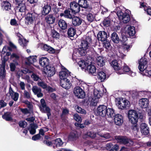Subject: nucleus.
Wrapping results in <instances>:
<instances>
[{
    "label": "nucleus",
    "mask_w": 151,
    "mask_h": 151,
    "mask_svg": "<svg viewBox=\"0 0 151 151\" xmlns=\"http://www.w3.org/2000/svg\"><path fill=\"white\" fill-rule=\"evenodd\" d=\"M91 40V38L90 37L86 36L85 39L82 41L79 49H75L74 50L72 55L73 58H74L75 56H79L80 55H85L86 52V50L90 47Z\"/></svg>",
    "instance_id": "nucleus-1"
},
{
    "label": "nucleus",
    "mask_w": 151,
    "mask_h": 151,
    "mask_svg": "<svg viewBox=\"0 0 151 151\" xmlns=\"http://www.w3.org/2000/svg\"><path fill=\"white\" fill-rule=\"evenodd\" d=\"M119 9L120 8L119 7L116 8V11H117V15L119 19L124 23H127L130 20L129 14L126 12L123 13L121 10H119Z\"/></svg>",
    "instance_id": "nucleus-2"
},
{
    "label": "nucleus",
    "mask_w": 151,
    "mask_h": 151,
    "mask_svg": "<svg viewBox=\"0 0 151 151\" xmlns=\"http://www.w3.org/2000/svg\"><path fill=\"white\" fill-rule=\"evenodd\" d=\"M129 121L132 124H136L138 122V115L137 112L134 110L129 111L128 113Z\"/></svg>",
    "instance_id": "nucleus-3"
},
{
    "label": "nucleus",
    "mask_w": 151,
    "mask_h": 151,
    "mask_svg": "<svg viewBox=\"0 0 151 151\" xmlns=\"http://www.w3.org/2000/svg\"><path fill=\"white\" fill-rule=\"evenodd\" d=\"M37 15L35 13H28L25 18V23L27 25L33 24L37 19Z\"/></svg>",
    "instance_id": "nucleus-4"
},
{
    "label": "nucleus",
    "mask_w": 151,
    "mask_h": 151,
    "mask_svg": "<svg viewBox=\"0 0 151 151\" xmlns=\"http://www.w3.org/2000/svg\"><path fill=\"white\" fill-rule=\"evenodd\" d=\"M116 104L119 108L124 109L129 107L130 106V103L127 100L122 98L119 99L117 100Z\"/></svg>",
    "instance_id": "nucleus-5"
},
{
    "label": "nucleus",
    "mask_w": 151,
    "mask_h": 151,
    "mask_svg": "<svg viewBox=\"0 0 151 151\" xmlns=\"http://www.w3.org/2000/svg\"><path fill=\"white\" fill-rule=\"evenodd\" d=\"M115 139L117 142L121 144L126 145L128 146L132 145H134L133 141L124 137L116 136L115 137Z\"/></svg>",
    "instance_id": "nucleus-6"
},
{
    "label": "nucleus",
    "mask_w": 151,
    "mask_h": 151,
    "mask_svg": "<svg viewBox=\"0 0 151 151\" xmlns=\"http://www.w3.org/2000/svg\"><path fill=\"white\" fill-rule=\"evenodd\" d=\"M40 103L41 105V106L40 107V111L42 112L46 113L49 119V116L51 115L50 108L47 106L46 103L44 99H42L41 100Z\"/></svg>",
    "instance_id": "nucleus-7"
},
{
    "label": "nucleus",
    "mask_w": 151,
    "mask_h": 151,
    "mask_svg": "<svg viewBox=\"0 0 151 151\" xmlns=\"http://www.w3.org/2000/svg\"><path fill=\"white\" fill-rule=\"evenodd\" d=\"M73 93L76 96L79 98H83L85 96L84 91L79 86L74 88Z\"/></svg>",
    "instance_id": "nucleus-8"
},
{
    "label": "nucleus",
    "mask_w": 151,
    "mask_h": 151,
    "mask_svg": "<svg viewBox=\"0 0 151 151\" xmlns=\"http://www.w3.org/2000/svg\"><path fill=\"white\" fill-rule=\"evenodd\" d=\"M123 69L120 68V70L117 72V73L119 74H122L125 72L128 73V74L131 76L133 77L136 76V73L132 72L130 70V69L126 64H124L123 66Z\"/></svg>",
    "instance_id": "nucleus-9"
},
{
    "label": "nucleus",
    "mask_w": 151,
    "mask_h": 151,
    "mask_svg": "<svg viewBox=\"0 0 151 151\" xmlns=\"http://www.w3.org/2000/svg\"><path fill=\"white\" fill-rule=\"evenodd\" d=\"M147 59L145 58H142L139 61L138 68L140 71L143 72L144 73L147 70Z\"/></svg>",
    "instance_id": "nucleus-10"
},
{
    "label": "nucleus",
    "mask_w": 151,
    "mask_h": 151,
    "mask_svg": "<svg viewBox=\"0 0 151 151\" xmlns=\"http://www.w3.org/2000/svg\"><path fill=\"white\" fill-rule=\"evenodd\" d=\"M70 72L67 69H63L59 73V76L61 80L68 79V78L70 76Z\"/></svg>",
    "instance_id": "nucleus-11"
},
{
    "label": "nucleus",
    "mask_w": 151,
    "mask_h": 151,
    "mask_svg": "<svg viewBox=\"0 0 151 151\" xmlns=\"http://www.w3.org/2000/svg\"><path fill=\"white\" fill-rule=\"evenodd\" d=\"M70 8L72 12L74 14L78 13L80 10V7L78 4L74 1H72L70 3Z\"/></svg>",
    "instance_id": "nucleus-12"
},
{
    "label": "nucleus",
    "mask_w": 151,
    "mask_h": 151,
    "mask_svg": "<svg viewBox=\"0 0 151 151\" xmlns=\"http://www.w3.org/2000/svg\"><path fill=\"white\" fill-rule=\"evenodd\" d=\"M107 108L104 105H100L97 108V113L100 116H104L106 115Z\"/></svg>",
    "instance_id": "nucleus-13"
},
{
    "label": "nucleus",
    "mask_w": 151,
    "mask_h": 151,
    "mask_svg": "<svg viewBox=\"0 0 151 151\" xmlns=\"http://www.w3.org/2000/svg\"><path fill=\"white\" fill-rule=\"evenodd\" d=\"M45 73L48 77L52 76L55 73V68L52 66H47L45 70Z\"/></svg>",
    "instance_id": "nucleus-14"
},
{
    "label": "nucleus",
    "mask_w": 151,
    "mask_h": 151,
    "mask_svg": "<svg viewBox=\"0 0 151 151\" xmlns=\"http://www.w3.org/2000/svg\"><path fill=\"white\" fill-rule=\"evenodd\" d=\"M16 35L19 38L18 42L19 44L23 47L26 46L28 42V41L24 38L22 35L19 33H16Z\"/></svg>",
    "instance_id": "nucleus-15"
},
{
    "label": "nucleus",
    "mask_w": 151,
    "mask_h": 151,
    "mask_svg": "<svg viewBox=\"0 0 151 151\" xmlns=\"http://www.w3.org/2000/svg\"><path fill=\"white\" fill-rule=\"evenodd\" d=\"M60 85L62 87L66 89L70 88L72 86V84L68 79L61 80Z\"/></svg>",
    "instance_id": "nucleus-16"
},
{
    "label": "nucleus",
    "mask_w": 151,
    "mask_h": 151,
    "mask_svg": "<svg viewBox=\"0 0 151 151\" xmlns=\"http://www.w3.org/2000/svg\"><path fill=\"white\" fill-rule=\"evenodd\" d=\"M140 130L142 133L144 135H147L149 133V128L145 123H142L140 124Z\"/></svg>",
    "instance_id": "nucleus-17"
},
{
    "label": "nucleus",
    "mask_w": 151,
    "mask_h": 151,
    "mask_svg": "<svg viewBox=\"0 0 151 151\" xmlns=\"http://www.w3.org/2000/svg\"><path fill=\"white\" fill-rule=\"evenodd\" d=\"M114 120L115 124L118 126L121 125L123 122L122 116L119 114L115 115Z\"/></svg>",
    "instance_id": "nucleus-18"
},
{
    "label": "nucleus",
    "mask_w": 151,
    "mask_h": 151,
    "mask_svg": "<svg viewBox=\"0 0 151 151\" xmlns=\"http://www.w3.org/2000/svg\"><path fill=\"white\" fill-rule=\"evenodd\" d=\"M139 104L142 108H145L149 105V100L147 98H142L139 100Z\"/></svg>",
    "instance_id": "nucleus-19"
},
{
    "label": "nucleus",
    "mask_w": 151,
    "mask_h": 151,
    "mask_svg": "<svg viewBox=\"0 0 151 151\" xmlns=\"http://www.w3.org/2000/svg\"><path fill=\"white\" fill-rule=\"evenodd\" d=\"M97 37L99 40L105 41L107 37V33L104 31H100L97 35Z\"/></svg>",
    "instance_id": "nucleus-20"
},
{
    "label": "nucleus",
    "mask_w": 151,
    "mask_h": 151,
    "mask_svg": "<svg viewBox=\"0 0 151 151\" xmlns=\"http://www.w3.org/2000/svg\"><path fill=\"white\" fill-rule=\"evenodd\" d=\"M32 91L34 94L36 95L38 97H41L43 96V93L41 92V89L36 86H33L32 89Z\"/></svg>",
    "instance_id": "nucleus-21"
},
{
    "label": "nucleus",
    "mask_w": 151,
    "mask_h": 151,
    "mask_svg": "<svg viewBox=\"0 0 151 151\" xmlns=\"http://www.w3.org/2000/svg\"><path fill=\"white\" fill-rule=\"evenodd\" d=\"M72 24L75 26H77L81 24L82 19L77 17H74L72 18Z\"/></svg>",
    "instance_id": "nucleus-22"
},
{
    "label": "nucleus",
    "mask_w": 151,
    "mask_h": 151,
    "mask_svg": "<svg viewBox=\"0 0 151 151\" xmlns=\"http://www.w3.org/2000/svg\"><path fill=\"white\" fill-rule=\"evenodd\" d=\"M49 60L47 57H42L40 58L39 60V63L40 65L44 67L48 66Z\"/></svg>",
    "instance_id": "nucleus-23"
},
{
    "label": "nucleus",
    "mask_w": 151,
    "mask_h": 151,
    "mask_svg": "<svg viewBox=\"0 0 151 151\" xmlns=\"http://www.w3.org/2000/svg\"><path fill=\"white\" fill-rule=\"evenodd\" d=\"M9 92L12 99L15 101H17L19 98V93L17 92H14L11 87L9 88Z\"/></svg>",
    "instance_id": "nucleus-24"
},
{
    "label": "nucleus",
    "mask_w": 151,
    "mask_h": 151,
    "mask_svg": "<svg viewBox=\"0 0 151 151\" xmlns=\"http://www.w3.org/2000/svg\"><path fill=\"white\" fill-rule=\"evenodd\" d=\"M63 144V142L61 139L60 138H57L52 141V145L53 147L54 148L61 146Z\"/></svg>",
    "instance_id": "nucleus-25"
},
{
    "label": "nucleus",
    "mask_w": 151,
    "mask_h": 151,
    "mask_svg": "<svg viewBox=\"0 0 151 151\" xmlns=\"http://www.w3.org/2000/svg\"><path fill=\"white\" fill-rule=\"evenodd\" d=\"M87 70L89 73L94 74L96 73V68L91 63L88 65L87 67Z\"/></svg>",
    "instance_id": "nucleus-26"
},
{
    "label": "nucleus",
    "mask_w": 151,
    "mask_h": 151,
    "mask_svg": "<svg viewBox=\"0 0 151 151\" xmlns=\"http://www.w3.org/2000/svg\"><path fill=\"white\" fill-rule=\"evenodd\" d=\"M2 7L3 10H9L11 9V4L8 1H4L2 3Z\"/></svg>",
    "instance_id": "nucleus-27"
},
{
    "label": "nucleus",
    "mask_w": 151,
    "mask_h": 151,
    "mask_svg": "<svg viewBox=\"0 0 151 151\" xmlns=\"http://www.w3.org/2000/svg\"><path fill=\"white\" fill-rule=\"evenodd\" d=\"M58 24L59 27L63 30H65L67 28V24L63 20H60L58 22Z\"/></svg>",
    "instance_id": "nucleus-28"
},
{
    "label": "nucleus",
    "mask_w": 151,
    "mask_h": 151,
    "mask_svg": "<svg viewBox=\"0 0 151 151\" xmlns=\"http://www.w3.org/2000/svg\"><path fill=\"white\" fill-rule=\"evenodd\" d=\"M96 62L98 65L100 67L103 66L105 65V59L102 57H98L96 58Z\"/></svg>",
    "instance_id": "nucleus-29"
},
{
    "label": "nucleus",
    "mask_w": 151,
    "mask_h": 151,
    "mask_svg": "<svg viewBox=\"0 0 151 151\" xmlns=\"http://www.w3.org/2000/svg\"><path fill=\"white\" fill-rule=\"evenodd\" d=\"M45 20L48 24H52L55 22V18L52 14H49L45 17Z\"/></svg>",
    "instance_id": "nucleus-30"
},
{
    "label": "nucleus",
    "mask_w": 151,
    "mask_h": 151,
    "mask_svg": "<svg viewBox=\"0 0 151 151\" xmlns=\"http://www.w3.org/2000/svg\"><path fill=\"white\" fill-rule=\"evenodd\" d=\"M51 9V7L50 5L48 4H45L43 7L42 13L43 15L48 14Z\"/></svg>",
    "instance_id": "nucleus-31"
},
{
    "label": "nucleus",
    "mask_w": 151,
    "mask_h": 151,
    "mask_svg": "<svg viewBox=\"0 0 151 151\" xmlns=\"http://www.w3.org/2000/svg\"><path fill=\"white\" fill-rule=\"evenodd\" d=\"M36 61V57L34 56H30L26 58V63L27 64L29 65Z\"/></svg>",
    "instance_id": "nucleus-32"
},
{
    "label": "nucleus",
    "mask_w": 151,
    "mask_h": 151,
    "mask_svg": "<svg viewBox=\"0 0 151 151\" xmlns=\"http://www.w3.org/2000/svg\"><path fill=\"white\" fill-rule=\"evenodd\" d=\"M37 128V125L34 124H31L28 128V130L30 133L32 134H33L35 133L36 129Z\"/></svg>",
    "instance_id": "nucleus-33"
},
{
    "label": "nucleus",
    "mask_w": 151,
    "mask_h": 151,
    "mask_svg": "<svg viewBox=\"0 0 151 151\" xmlns=\"http://www.w3.org/2000/svg\"><path fill=\"white\" fill-rule=\"evenodd\" d=\"M111 38L112 41L114 42L117 43L119 42V38L116 33L115 32L113 33L111 35Z\"/></svg>",
    "instance_id": "nucleus-34"
},
{
    "label": "nucleus",
    "mask_w": 151,
    "mask_h": 151,
    "mask_svg": "<svg viewBox=\"0 0 151 151\" xmlns=\"http://www.w3.org/2000/svg\"><path fill=\"white\" fill-rule=\"evenodd\" d=\"M111 65L114 70L117 71V72L121 70L120 67H119L118 62L116 60L112 61L111 63Z\"/></svg>",
    "instance_id": "nucleus-35"
},
{
    "label": "nucleus",
    "mask_w": 151,
    "mask_h": 151,
    "mask_svg": "<svg viewBox=\"0 0 151 151\" xmlns=\"http://www.w3.org/2000/svg\"><path fill=\"white\" fill-rule=\"evenodd\" d=\"M106 74L103 71H100L98 74V78L101 81H103L106 79Z\"/></svg>",
    "instance_id": "nucleus-36"
},
{
    "label": "nucleus",
    "mask_w": 151,
    "mask_h": 151,
    "mask_svg": "<svg viewBox=\"0 0 151 151\" xmlns=\"http://www.w3.org/2000/svg\"><path fill=\"white\" fill-rule=\"evenodd\" d=\"M43 49L44 50L47 51L50 53H53L55 52V50L53 48L47 44L44 45Z\"/></svg>",
    "instance_id": "nucleus-37"
},
{
    "label": "nucleus",
    "mask_w": 151,
    "mask_h": 151,
    "mask_svg": "<svg viewBox=\"0 0 151 151\" xmlns=\"http://www.w3.org/2000/svg\"><path fill=\"white\" fill-rule=\"evenodd\" d=\"M127 32L130 36L134 35L135 33L134 27L132 26H129L128 27Z\"/></svg>",
    "instance_id": "nucleus-38"
},
{
    "label": "nucleus",
    "mask_w": 151,
    "mask_h": 151,
    "mask_svg": "<svg viewBox=\"0 0 151 151\" xmlns=\"http://www.w3.org/2000/svg\"><path fill=\"white\" fill-rule=\"evenodd\" d=\"M78 4L80 6L84 8H87L88 6V4L86 0H79Z\"/></svg>",
    "instance_id": "nucleus-39"
},
{
    "label": "nucleus",
    "mask_w": 151,
    "mask_h": 151,
    "mask_svg": "<svg viewBox=\"0 0 151 151\" xmlns=\"http://www.w3.org/2000/svg\"><path fill=\"white\" fill-rule=\"evenodd\" d=\"M78 64L82 69H85L87 68V66L88 65L87 61H85L84 60L79 61L78 63Z\"/></svg>",
    "instance_id": "nucleus-40"
},
{
    "label": "nucleus",
    "mask_w": 151,
    "mask_h": 151,
    "mask_svg": "<svg viewBox=\"0 0 151 151\" xmlns=\"http://www.w3.org/2000/svg\"><path fill=\"white\" fill-rule=\"evenodd\" d=\"M3 118L7 121H9L12 120V115L10 113L7 112L5 113L2 116Z\"/></svg>",
    "instance_id": "nucleus-41"
},
{
    "label": "nucleus",
    "mask_w": 151,
    "mask_h": 151,
    "mask_svg": "<svg viewBox=\"0 0 151 151\" xmlns=\"http://www.w3.org/2000/svg\"><path fill=\"white\" fill-rule=\"evenodd\" d=\"M18 5V8L19 12H25L26 10L25 2H22V3Z\"/></svg>",
    "instance_id": "nucleus-42"
},
{
    "label": "nucleus",
    "mask_w": 151,
    "mask_h": 151,
    "mask_svg": "<svg viewBox=\"0 0 151 151\" xmlns=\"http://www.w3.org/2000/svg\"><path fill=\"white\" fill-rule=\"evenodd\" d=\"M109 117H112L114 116V113L113 109L111 108L107 109L106 114Z\"/></svg>",
    "instance_id": "nucleus-43"
},
{
    "label": "nucleus",
    "mask_w": 151,
    "mask_h": 151,
    "mask_svg": "<svg viewBox=\"0 0 151 151\" xmlns=\"http://www.w3.org/2000/svg\"><path fill=\"white\" fill-rule=\"evenodd\" d=\"M68 35L70 37H73L76 34V30L75 29L71 27L68 29Z\"/></svg>",
    "instance_id": "nucleus-44"
},
{
    "label": "nucleus",
    "mask_w": 151,
    "mask_h": 151,
    "mask_svg": "<svg viewBox=\"0 0 151 151\" xmlns=\"http://www.w3.org/2000/svg\"><path fill=\"white\" fill-rule=\"evenodd\" d=\"M94 95L95 99L100 98L102 96V94L100 93L99 90L95 89L94 91Z\"/></svg>",
    "instance_id": "nucleus-45"
},
{
    "label": "nucleus",
    "mask_w": 151,
    "mask_h": 151,
    "mask_svg": "<svg viewBox=\"0 0 151 151\" xmlns=\"http://www.w3.org/2000/svg\"><path fill=\"white\" fill-rule=\"evenodd\" d=\"M23 97L25 99H29L31 97V93L29 91L24 90L23 93Z\"/></svg>",
    "instance_id": "nucleus-46"
},
{
    "label": "nucleus",
    "mask_w": 151,
    "mask_h": 151,
    "mask_svg": "<svg viewBox=\"0 0 151 151\" xmlns=\"http://www.w3.org/2000/svg\"><path fill=\"white\" fill-rule=\"evenodd\" d=\"M94 18V16L91 13H89L87 15V19L90 22H91L93 21Z\"/></svg>",
    "instance_id": "nucleus-47"
},
{
    "label": "nucleus",
    "mask_w": 151,
    "mask_h": 151,
    "mask_svg": "<svg viewBox=\"0 0 151 151\" xmlns=\"http://www.w3.org/2000/svg\"><path fill=\"white\" fill-rule=\"evenodd\" d=\"M51 35L53 38H58L60 36L59 34L55 30L52 31Z\"/></svg>",
    "instance_id": "nucleus-48"
},
{
    "label": "nucleus",
    "mask_w": 151,
    "mask_h": 151,
    "mask_svg": "<svg viewBox=\"0 0 151 151\" xmlns=\"http://www.w3.org/2000/svg\"><path fill=\"white\" fill-rule=\"evenodd\" d=\"M65 17L70 19H72L73 17V16L71 15L70 14V12L68 10H66L65 11Z\"/></svg>",
    "instance_id": "nucleus-49"
},
{
    "label": "nucleus",
    "mask_w": 151,
    "mask_h": 151,
    "mask_svg": "<svg viewBox=\"0 0 151 151\" xmlns=\"http://www.w3.org/2000/svg\"><path fill=\"white\" fill-rule=\"evenodd\" d=\"M76 111L78 112L83 114H85L86 113V112L85 110L79 106H77Z\"/></svg>",
    "instance_id": "nucleus-50"
},
{
    "label": "nucleus",
    "mask_w": 151,
    "mask_h": 151,
    "mask_svg": "<svg viewBox=\"0 0 151 151\" xmlns=\"http://www.w3.org/2000/svg\"><path fill=\"white\" fill-rule=\"evenodd\" d=\"M85 134L87 136L91 138H94L96 136V133L94 132H91L90 131L86 133Z\"/></svg>",
    "instance_id": "nucleus-51"
},
{
    "label": "nucleus",
    "mask_w": 151,
    "mask_h": 151,
    "mask_svg": "<svg viewBox=\"0 0 151 151\" xmlns=\"http://www.w3.org/2000/svg\"><path fill=\"white\" fill-rule=\"evenodd\" d=\"M77 137V135L75 133H71L69 135L68 138L70 140H73L76 139Z\"/></svg>",
    "instance_id": "nucleus-52"
},
{
    "label": "nucleus",
    "mask_w": 151,
    "mask_h": 151,
    "mask_svg": "<svg viewBox=\"0 0 151 151\" xmlns=\"http://www.w3.org/2000/svg\"><path fill=\"white\" fill-rule=\"evenodd\" d=\"M103 42H104L103 43V46L106 48L107 49L111 46L110 42L109 41H107L106 39L105 41H103Z\"/></svg>",
    "instance_id": "nucleus-53"
},
{
    "label": "nucleus",
    "mask_w": 151,
    "mask_h": 151,
    "mask_svg": "<svg viewBox=\"0 0 151 151\" xmlns=\"http://www.w3.org/2000/svg\"><path fill=\"white\" fill-rule=\"evenodd\" d=\"M37 84L39 86L43 88H45L47 87V85L45 83L42 81H39Z\"/></svg>",
    "instance_id": "nucleus-54"
},
{
    "label": "nucleus",
    "mask_w": 151,
    "mask_h": 151,
    "mask_svg": "<svg viewBox=\"0 0 151 151\" xmlns=\"http://www.w3.org/2000/svg\"><path fill=\"white\" fill-rule=\"evenodd\" d=\"M74 118L76 121L81 122L82 119L81 116H79L77 114H75L74 115Z\"/></svg>",
    "instance_id": "nucleus-55"
},
{
    "label": "nucleus",
    "mask_w": 151,
    "mask_h": 151,
    "mask_svg": "<svg viewBox=\"0 0 151 151\" xmlns=\"http://www.w3.org/2000/svg\"><path fill=\"white\" fill-rule=\"evenodd\" d=\"M98 101V99L95 98V99H93L91 101L90 104L91 106H95L96 105Z\"/></svg>",
    "instance_id": "nucleus-56"
},
{
    "label": "nucleus",
    "mask_w": 151,
    "mask_h": 151,
    "mask_svg": "<svg viewBox=\"0 0 151 151\" xmlns=\"http://www.w3.org/2000/svg\"><path fill=\"white\" fill-rule=\"evenodd\" d=\"M100 136L102 138H104L105 139H108L111 137L110 134L108 133H106Z\"/></svg>",
    "instance_id": "nucleus-57"
},
{
    "label": "nucleus",
    "mask_w": 151,
    "mask_h": 151,
    "mask_svg": "<svg viewBox=\"0 0 151 151\" xmlns=\"http://www.w3.org/2000/svg\"><path fill=\"white\" fill-rule=\"evenodd\" d=\"M32 78L33 79L34 81H37L39 78V77L35 74L33 73L31 75Z\"/></svg>",
    "instance_id": "nucleus-58"
},
{
    "label": "nucleus",
    "mask_w": 151,
    "mask_h": 151,
    "mask_svg": "<svg viewBox=\"0 0 151 151\" xmlns=\"http://www.w3.org/2000/svg\"><path fill=\"white\" fill-rule=\"evenodd\" d=\"M27 123L25 121H21L19 122V125L22 127H24L26 126Z\"/></svg>",
    "instance_id": "nucleus-59"
},
{
    "label": "nucleus",
    "mask_w": 151,
    "mask_h": 151,
    "mask_svg": "<svg viewBox=\"0 0 151 151\" xmlns=\"http://www.w3.org/2000/svg\"><path fill=\"white\" fill-rule=\"evenodd\" d=\"M10 67L11 70L12 71H14L15 69L16 64L14 63H11L10 65Z\"/></svg>",
    "instance_id": "nucleus-60"
},
{
    "label": "nucleus",
    "mask_w": 151,
    "mask_h": 151,
    "mask_svg": "<svg viewBox=\"0 0 151 151\" xmlns=\"http://www.w3.org/2000/svg\"><path fill=\"white\" fill-rule=\"evenodd\" d=\"M110 23V21L108 19H106L103 21L104 25L106 26H108L109 25Z\"/></svg>",
    "instance_id": "nucleus-61"
},
{
    "label": "nucleus",
    "mask_w": 151,
    "mask_h": 151,
    "mask_svg": "<svg viewBox=\"0 0 151 151\" xmlns=\"http://www.w3.org/2000/svg\"><path fill=\"white\" fill-rule=\"evenodd\" d=\"M40 134H37L33 136L32 138V139L36 141L40 139Z\"/></svg>",
    "instance_id": "nucleus-62"
},
{
    "label": "nucleus",
    "mask_w": 151,
    "mask_h": 151,
    "mask_svg": "<svg viewBox=\"0 0 151 151\" xmlns=\"http://www.w3.org/2000/svg\"><path fill=\"white\" fill-rule=\"evenodd\" d=\"M19 85L22 90H25V84L24 82L21 81L19 83Z\"/></svg>",
    "instance_id": "nucleus-63"
},
{
    "label": "nucleus",
    "mask_w": 151,
    "mask_h": 151,
    "mask_svg": "<svg viewBox=\"0 0 151 151\" xmlns=\"http://www.w3.org/2000/svg\"><path fill=\"white\" fill-rule=\"evenodd\" d=\"M4 68L3 69L1 70L0 72V76H2V77H4L5 76V66L4 65Z\"/></svg>",
    "instance_id": "nucleus-64"
}]
</instances>
